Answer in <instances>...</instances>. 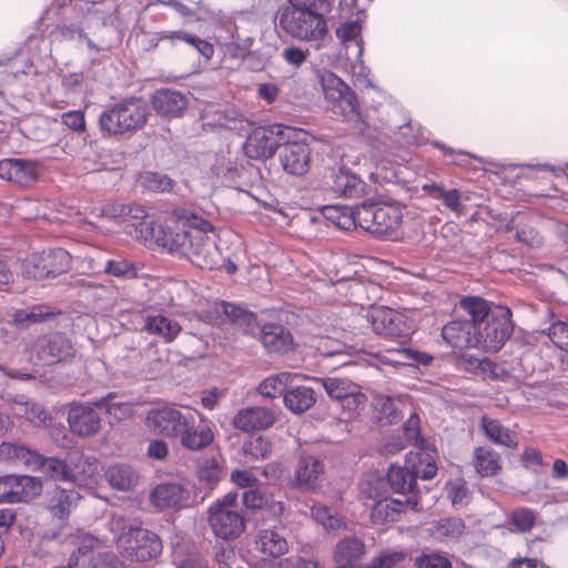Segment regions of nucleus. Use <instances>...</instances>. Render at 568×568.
<instances>
[{
  "label": "nucleus",
  "instance_id": "41",
  "mask_svg": "<svg viewBox=\"0 0 568 568\" xmlns=\"http://www.w3.org/2000/svg\"><path fill=\"white\" fill-rule=\"evenodd\" d=\"M105 477L110 486L120 491L130 490L138 480V477L129 465L110 466L105 471Z\"/></svg>",
  "mask_w": 568,
  "mask_h": 568
},
{
  "label": "nucleus",
  "instance_id": "38",
  "mask_svg": "<svg viewBox=\"0 0 568 568\" xmlns=\"http://www.w3.org/2000/svg\"><path fill=\"white\" fill-rule=\"evenodd\" d=\"M257 549L273 558L281 557L288 551L286 539L276 529H263L256 539Z\"/></svg>",
  "mask_w": 568,
  "mask_h": 568
},
{
  "label": "nucleus",
  "instance_id": "12",
  "mask_svg": "<svg viewBox=\"0 0 568 568\" xmlns=\"http://www.w3.org/2000/svg\"><path fill=\"white\" fill-rule=\"evenodd\" d=\"M375 334L386 338H399L403 342L408 339L415 331V323L407 315L390 307L373 308L367 314Z\"/></svg>",
  "mask_w": 568,
  "mask_h": 568
},
{
  "label": "nucleus",
  "instance_id": "16",
  "mask_svg": "<svg viewBox=\"0 0 568 568\" xmlns=\"http://www.w3.org/2000/svg\"><path fill=\"white\" fill-rule=\"evenodd\" d=\"M215 312L219 317H223L224 322L231 325L243 336L257 339L262 322L257 314L243 304H236L227 301H220L216 304Z\"/></svg>",
  "mask_w": 568,
  "mask_h": 568
},
{
  "label": "nucleus",
  "instance_id": "60",
  "mask_svg": "<svg viewBox=\"0 0 568 568\" xmlns=\"http://www.w3.org/2000/svg\"><path fill=\"white\" fill-rule=\"evenodd\" d=\"M548 336L557 348L568 355V323L554 322L548 328Z\"/></svg>",
  "mask_w": 568,
  "mask_h": 568
},
{
  "label": "nucleus",
  "instance_id": "55",
  "mask_svg": "<svg viewBox=\"0 0 568 568\" xmlns=\"http://www.w3.org/2000/svg\"><path fill=\"white\" fill-rule=\"evenodd\" d=\"M104 273L119 278H133L136 276V267L128 260H108Z\"/></svg>",
  "mask_w": 568,
  "mask_h": 568
},
{
  "label": "nucleus",
  "instance_id": "24",
  "mask_svg": "<svg viewBox=\"0 0 568 568\" xmlns=\"http://www.w3.org/2000/svg\"><path fill=\"white\" fill-rule=\"evenodd\" d=\"M274 413L261 406H252L240 409L233 417L235 428L243 432L267 429L275 423Z\"/></svg>",
  "mask_w": 568,
  "mask_h": 568
},
{
  "label": "nucleus",
  "instance_id": "34",
  "mask_svg": "<svg viewBox=\"0 0 568 568\" xmlns=\"http://www.w3.org/2000/svg\"><path fill=\"white\" fill-rule=\"evenodd\" d=\"M480 426L485 436L496 445L507 448H517L518 438L515 432L504 427L497 419L483 416Z\"/></svg>",
  "mask_w": 568,
  "mask_h": 568
},
{
  "label": "nucleus",
  "instance_id": "57",
  "mask_svg": "<svg viewBox=\"0 0 568 568\" xmlns=\"http://www.w3.org/2000/svg\"><path fill=\"white\" fill-rule=\"evenodd\" d=\"M393 351L396 352L402 359L407 361L415 366L427 367L433 363L434 359L433 355L429 353L420 352L412 347H406L402 344Z\"/></svg>",
  "mask_w": 568,
  "mask_h": 568
},
{
  "label": "nucleus",
  "instance_id": "6",
  "mask_svg": "<svg viewBox=\"0 0 568 568\" xmlns=\"http://www.w3.org/2000/svg\"><path fill=\"white\" fill-rule=\"evenodd\" d=\"M191 219L193 221L192 229L178 256L186 258L201 268H212L216 251L215 227L199 214L191 215Z\"/></svg>",
  "mask_w": 568,
  "mask_h": 568
},
{
  "label": "nucleus",
  "instance_id": "3",
  "mask_svg": "<svg viewBox=\"0 0 568 568\" xmlns=\"http://www.w3.org/2000/svg\"><path fill=\"white\" fill-rule=\"evenodd\" d=\"M118 397L115 392H109L104 396L90 400L87 404L72 402L68 407V424L70 430L79 437L95 435L101 428V417L95 408L104 410L114 418L121 419L128 406L124 403L114 402Z\"/></svg>",
  "mask_w": 568,
  "mask_h": 568
},
{
  "label": "nucleus",
  "instance_id": "46",
  "mask_svg": "<svg viewBox=\"0 0 568 568\" xmlns=\"http://www.w3.org/2000/svg\"><path fill=\"white\" fill-rule=\"evenodd\" d=\"M445 488L447 497L455 509H462L470 503L471 493L464 478L447 481Z\"/></svg>",
  "mask_w": 568,
  "mask_h": 568
},
{
  "label": "nucleus",
  "instance_id": "27",
  "mask_svg": "<svg viewBox=\"0 0 568 568\" xmlns=\"http://www.w3.org/2000/svg\"><path fill=\"white\" fill-rule=\"evenodd\" d=\"M41 453L24 444L2 442L0 444V462L11 465H22L24 468L34 471Z\"/></svg>",
  "mask_w": 568,
  "mask_h": 568
},
{
  "label": "nucleus",
  "instance_id": "2",
  "mask_svg": "<svg viewBox=\"0 0 568 568\" xmlns=\"http://www.w3.org/2000/svg\"><path fill=\"white\" fill-rule=\"evenodd\" d=\"M332 10V0H287L278 8L275 20L293 39L322 41L328 34L327 17Z\"/></svg>",
  "mask_w": 568,
  "mask_h": 568
},
{
  "label": "nucleus",
  "instance_id": "36",
  "mask_svg": "<svg viewBox=\"0 0 568 568\" xmlns=\"http://www.w3.org/2000/svg\"><path fill=\"white\" fill-rule=\"evenodd\" d=\"M178 438H180L181 445L184 448L189 450H201L212 444L214 435L209 426L197 429L195 427V416H193L185 433L182 432Z\"/></svg>",
  "mask_w": 568,
  "mask_h": 568
},
{
  "label": "nucleus",
  "instance_id": "17",
  "mask_svg": "<svg viewBox=\"0 0 568 568\" xmlns=\"http://www.w3.org/2000/svg\"><path fill=\"white\" fill-rule=\"evenodd\" d=\"M33 351L42 365H55L73 357L74 348L65 333L50 332L40 336Z\"/></svg>",
  "mask_w": 568,
  "mask_h": 568
},
{
  "label": "nucleus",
  "instance_id": "61",
  "mask_svg": "<svg viewBox=\"0 0 568 568\" xmlns=\"http://www.w3.org/2000/svg\"><path fill=\"white\" fill-rule=\"evenodd\" d=\"M371 520L374 524H385L387 521L396 520V516L392 510V507L388 505L387 500L381 499L374 504L371 509Z\"/></svg>",
  "mask_w": 568,
  "mask_h": 568
},
{
  "label": "nucleus",
  "instance_id": "40",
  "mask_svg": "<svg viewBox=\"0 0 568 568\" xmlns=\"http://www.w3.org/2000/svg\"><path fill=\"white\" fill-rule=\"evenodd\" d=\"M143 329L150 334L161 336L164 342H172L181 328L176 323L163 315H148L144 320Z\"/></svg>",
  "mask_w": 568,
  "mask_h": 568
},
{
  "label": "nucleus",
  "instance_id": "52",
  "mask_svg": "<svg viewBox=\"0 0 568 568\" xmlns=\"http://www.w3.org/2000/svg\"><path fill=\"white\" fill-rule=\"evenodd\" d=\"M231 54L233 57H240L245 68L252 72L262 71L270 61V57L264 52L245 50L239 45L232 50Z\"/></svg>",
  "mask_w": 568,
  "mask_h": 568
},
{
  "label": "nucleus",
  "instance_id": "29",
  "mask_svg": "<svg viewBox=\"0 0 568 568\" xmlns=\"http://www.w3.org/2000/svg\"><path fill=\"white\" fill-rule=\"evenodd\" d=\"M48 510L61 521H68L72 509L81 499V495L75 489H67L58 485L48 493Z\"/></svg>",
  "mask_w": 568,
  "mask_h": 568
},
{
  "label": "nucleus",
  "instance_id": "9",
  "mask_svg": "<svg viewBox=\"0 0 568 568\" xmlns=\"http://www.w3.org/2000/svg\"><path fill=\"white\" fill-rule=\"evenodd\" d=\"M323 186L334 196L345 199L368 197L373 192V187L345 164L328 168Z\"/></svg>",
  "mask_w": 568,
  "mask_h": 568
},
{
  "label": "nucleus",
  "instance_id": "22",
  "mask_svg": "<svg viewBox=\"0 0 568 568\" xmlns=\"http://www.w3.org/2000/svg\"><path fill=\"white\" fill-rule=\"evenodd\" d=\"M68 7L54 0L50 8L45 10L41 20L50 19L51 17H60L62 19L50 30L49 34L52 41H74L81 40L84 37V31L80 21H68L64 17Z\"/></svg>",
  "mask_w": 568,
  "mask_h": 568
},
{
  "label": "nucleus",
  "instance_id": "13",
  "mask_svg": "<svg viewBox=\"0 0 568 568\" xmlns=\"http://www.w3.org/2000/svg\"><path fill=\"white\" fill-rule=\"evenodd\" d=\"M320 84L326 100L336 103L345 118L359 116V102L354 90L331 70L318 74Z\"/></svg>",
  "mask_w": 568,
  "mask_h": 568
},
{
  "label": "nucleus",
  "instance_id": "64",
  "mask_svg": "<svg viewBox=\"0 0 568 568\" xmlns=\"http://www.w3.org/2000/svg\"><path fill=\"white\" fill-rule=\"evenodd\" d=\"M267 494L262 493L260 489L251 488L243 493L242 500L246 509H264L267 503Z\"/></svg>",
  "mask_w": 568,
  "mask_h": 568
},
{
  "label": "nucleus",
  "instance_id": "14",
  "mask_svg": "<svg viewBox=\"0 0 568 568\" xmlns=\"http://www.w3.org/2000/svg\"><path fill=\"white\" fill-rule=\"evenodd\" d=\"M193 416L189 410L163 406L148 413L146 426L159 435L178 438L182 432L185 433Z\"/></svg>",
  "mask_w": 568,
  "mask_h": 568
},
{
  "label": "nucleus",
  "instance_id": "49",
  "mask_svg": "<svg viewBox=\"0 0 568 568\" xmlns=\"http://www.w3.org/2000/svg\"><path fill=\"white\" fill-rule=\"evenodd\" d=\"M99 126L103 138L124 134L115 104L100 114Z\"/></svg>",
  "mask_w": 568,
  "mask_h": 568
},
{
  "label": "nucleus",
  "instance_id": "33",
  "mask_svg": "<svg viewBox=\"0 0 568 568\" xmlns=\"http://www.w3.org/2000/svg\"><path fill=\"white\" fill-rule=\"evenodd\" d=\"M364 552V541L358 537L347 536L336 544L334 557L338 568H354V562L357 561Z\"/></svg>",
  "mask_w": 568,
  "mask_h": 568
},
{
  "label": "nucleus",
  "instance_id": "21",
  "mask_svg": "<svg viewBox=\"0 0 568 568\" xmlns=\"http://www.w3.org/2000/svg\"><path fill=\"white\" fill-rule=\"evenodd\" d=\"M209 524L217 538L234 540L245 530V519L239 510L207 511Z\"/></svg>",
  "mask_w": 568,
  "mask_h": 568
},
{
  "label": "nucleus",
  "instance_id": "48",
  "mask_svg": "<svg viewBox=\"0 0 568 568\" xmlns=\"http://www.w3.org/2000/svg\"><path fill=\"white\" fill-rule=\"evenodd\" d=\"M425 144H429L433 148L439 150L445 158H449L452 160V163L457 164L459 166L466 165V161L464 160L465 158L474 159L483 164L488 162L486 159L478 156L474 153H470L468 151L450 148L439 140H427L425 141Z\"/></svg>",
  "mask_w": 568,
  "mask_h": 568
},
{
  "label": "nucleus",
  "instance_id": "45",
  "mask_svg": "<svg viewBox=\"0 0 568 568\" xmlns=\"http://www.w3.org/2000/svg\"><path fill=\"white\" fill-rule=\"evenodd\" d=\"M288 373H280L268 376L258 384L257 392L267 398H276L278 396L284 398V394L288 387Z\"/></svg>",
  "mask_w": 568,
  "mask_h": 568
},
{
  "label": "nucleus",
  "instance_id": "25",
  "mask_svg": "<svg viewBox=\"0 0 568 568\" xmlns=\"http://www.w3.org/2000/svg\"><path fill=\"white\" fill-rule=\"evenodd\" d=\"M419 466L413 463L410 467L392 464L386 474V480L394 494H419L417 479Z\"/></svg>",
  "mask_w": 568,
  "mask_h": 568
},
{
  "label": "nucleus",
  "instance_id": "26",
  "mask_svg": "<svg viewBox=\"0 0 568 568\" xmlns=\"http://www.w3.org/2000/svg\"><path fill=\"white\" fill-rule=\"evenodd\" d=\"M8 478L13 498V504H29L40 497L43 491V480L41 477L31 475L8 474Z\"/></svg>",
  "mask_w": 568,
  "mask_h": 568
},
{
  "label": "nucleus",
  "instance_id": "56",
  "mask_svg": "<svg viewBox=\"0 0 568 568\" xmlns=\"http://www.w3.org/2000/svg\"><path fill=\"white\" fill-rule=\"evenodd\" d=\"M359 212L362 213V202L352 205L344 206V212L338 221L337 227L344 231L356 230L357 227L364 231V222L359 220Z\"/></svg>",
  "mask_w": 568,
  "mask_h": 568
},
{
  "label": "nucleus",
  "instance_id": "31",
  "mask_svg": "<svg viewBox=\"0 0 568 568\" xmlns=\"http://www.w3.org/2000/svg\"><path fill=\"white\" fill-rule=\"evenodd\" d=\"M34 471H40L47 478L54 481L75 483L78 480V474L74 468L65 459L55 456L48 457L41 454Z\"/></svg>",
  "mask_w": 568,
  "mask_h": 568
},
{
  "label": "nucleus",
  "instance_id": "37",
  "mask_svg": "<svg viewBox=\"0 0 568 568\" xmlns=\"http://www.w3.org/2000/svg\"><path fill=\"white\" fill-rule=\"evenodd\" d=\"M159 39L171 40L173 44L178 41L187 43L206 60H210L214 54V47L211 42L184 30L163 31Z\"/></svg>",
  "mask_w": 568,
  "mask_h": 568
},
{
  "label": "nucleus",
  "instance_id": "58",
  "mask_svg": "<svg viewBox=\"0 0 568 568\" xmlns=\"http://www.w3.org/2000/svg\"><path fill=\"white\" fill-rule=\"evenodd\" d=\"M477 368L479 373L491 381L504 382L509 377V372L504 365L495 363L487 357H483L481 362H477Z\"/></svg>",
  "mask_w": 568,
  "mask_h": 568
},
{
  "label": "nucleus",
  "instance_id": "59",
  "mask_svg": "<svg viewBox=\"0 0 568 568\" xmlns=\"http://www.w3.org/2000/svg\"><path fill=\"white\" fill-rule=\"evenodd\" d=\"M404 557L403 551L383 550L372 558L366 568H394Z\"/></svg>",
  "mask_w": 568,
  "mask_h": 568
},
{
  "label": "nucleus",
  "instance_id": "18",
  "mask_svg": "<svg viewBox=\"0 0 568 568\" xmlns=\"http://www.w3.org/2000/svg\"><path fill=\"white\" fill-rule=\"evenodd\" d=\"M265 354L270 356H284L295 349L294 336L291 329L280 322H264L257 339Z\"/></svg>",
  "mask_w": 568,
  "mask_h": 568
},
{
  "label": "nucleus",
  "instance_id": "50",
  "mask_svg": "<svg viewBox=\"0 0 568 568\" xmlns=\"http://www.w3.org/2000/svg\"><path fill=\"white\" fill-rule=\"evenodd\" d=\"M466 529V524L460 517H444L435 525L436 532L448 540H458Z\"/></svg>",
  "mask_w": 568,
  "mask_h": 568
},
{
  "label": "nucleus",
  "instance_id": "44",
  "mask_svg": "<svg viewBox=\"0 0 568 568\" xmlns=\"http://www.w3.org/2000/svg\"><path fill=\"white\" fill-rule=\"evenodd\" d=\"M535 513L527 507L515 508L505 521V527L510 531L528 532L535 526Z\"/></svg>",
  "mask_w": 568,
  "mask_h": 568
},
{
  "label": "nucleus",
  "instance_id": "63",
  "mask_svg": "<svg viewBox=\"0 0 568 568\" xmlns=\"http://www.w3.org/2000/svg\"><path fill=\"white\" fill-rule=\"evenodd\" d=\"M406 497L404 499L399 498H385L388 505L392 507L393 513L397 517L400 515L407 507L412 509H416L420 503L419 494H404Z\"/></svg>",
  "mask_w": 568,
  "mask_h": 568
},
{
  "label": "nucleus",
  "instance_id": "11",
  "mask_svg": "<svg viewBox=\"0 0 568 568\" xmlns=\"http://www.w3.org/2000/svg\"><path fill=\"white\" fill-rule=\"evenodd\" d=\"M123 556L135 562L158 559L163 551V541L153 530L143 527H130L124 535Z\"/></svg>",
  "mask_w": 568,
  "mask_h": 568
},
{
  "label": "nucleus",
  "instance_id": "53",
  "mask_svg": "<svg viewBox=\"0 0 568 568\" xmlns=\"http://www.w3.org/2000/svg\"><path fill=\"white\" fill-rule=\"evenodd\" d=\"M336 38L341 41L345 47L348 45L349 42L354 41L356 48L358 49L359 41L362 38V22L357 20H347L343 22L338 28H336Z\"/></svg>",
  "mask_w": 568,
  "mask_h": 568
},
{
  "label": "nucleus",
  "instance_id": "39",
  "mask_svg": "<svg viewBox=\"0 0 568 568\" xmlns=\"http://www.w3.org/2000/svg\"><path fill=\"white\" fill-rule=\"evenodd\" d=\"M53 315L54 313L45 311L42 305H37L31 308L14 310L8 323L17 329H28L31 325L43 323Z\"/></svg>",
  "mask_w": 568,
  "mask_h": 568
},
{
  "label": "nucleus",
  "instance_id": "10",
  "mask_svg": "<svg viewBox=\"0 0 568 568\" xmlns=\"http://www.w3.org/2000/svg\"><path fill=\"white\" fill-rule=\"evenodd\" d=\"M326 465L321 454L301 449L295 455L292 475L288 484L301 491H314L325 475Z\"/></svg>",
  "mask_w": 568,
  "mask_h": 568
},
{
  "label": "nucleus",
  "instance_id": "30",
  "mask_svg": "<svg viewBox=\"0 0 568 568\" xmlns=\"http://www.w3.org/2000/svg\"><path fill=\"white\" fill-rule=\"evenodd\" d=\"M322 385L328 397L338 402L352 399L357 406L365 398L361 386L348 378L325 377L322 379Z\"/></svg>",
  "mask_w": 568,
  "mask_h": 568
},
{
  "label": "nucleus",
  "instance_id": "35",
  "mask_svg": "<svg viewBox=\"0 0 568 568\" xmlns=\"http://www.w3.org/2000/svg\"><path fill=\"white\" fill-rule=\"evenodd\" d=\"M138 185L149 193H170L176 185L175 181L166 173L145 170L136 175Z\"/></svg>",
  "mask_w": 568,
  "mask_h": 568
},
{
  "label": "nucleus",
  "instance_id": "54",
  "mask_svg": "<svg viewBox=\"0 0 568 568\" xmlns=\"http://www.w3.org/2000/svg\"><path fill=\"white\" fill-rule=\"evenodd\" d=\"M311 515L313 519L323 526V528L327 531L337 530L342 527V520L336 515H334L331 509L323 505H314L311 508Z\"/></svg>",
  "mask_w": 568,
  "mask_h": 568
},
{
  "label": "nucleus",
  "instance_id": "62",
  "mask_svg": "<svg viewBox=\"0 0 568 568\" xmlns=\"http://www.w3.org/2000/svg\"><path fill=\"white\" fill-rule=\"evenodd\" d=\"M375 409L389 423H394L398 418L397 407L389 396H377L375 398Z\"/></svg>",
  "mask_w": 568,
  "mask_h": 568
},
{
  "label": "nucleus",
  "instance_id": "1",
  "mask_svg": "<svg viewBox=\"0 0 568 568\" xmlns=\"http://www.w3.org/2000/svg\"><path fill=\"white\" fill-rule=\"evenodd\" d=\"M459 308L467 317L454 318L442 329L444 341L454 349L477 348L496 353L514 333L513 312L506 305L467 295L460 300Z\"/></svg>",
  "mask_w": 568,
  "mask_h": 568
},
{
  "label": "nucleus",
  "instance_id": "5",
  "mask_svg": "<svg viewBox=\"0 0 568 568\" xmlns=\"http://www.w3.org/2000/svg\"><path fill=\"white\" fill-rule=\"evenodd\" d=\"M196 214L185 207H175L163 220L151 222L146 230L159 247L178 256L192 229L191 215Z\"/></svg>",
  "mask_w": 568,
  "mask_h": 568
},
{
  "label": "nucleus",
  "instance_id": "19",
  "mask_svg": "<svg viewBox=\"0 0 568 568\" xmlns=\"http://www.w3.org/2000/svg\"><path fill=\"white\" fill-rule=\"evenodd\" d=\"M282 169L290 175L303 176L311 169V146L305 141H296L292 138L283 143L278 150Z\"/></svg>",
  "mask_w": 568,
  "mask_h": 568
},
{
  "label": "nucleus",
  "instance_id": "42",
  "mask_svg": "<svg viewBox=\"0 0 568 568\" xmlns=\"http://www.w3.org/2000/svg\"><path fill=\"white\" fill-rule=\"evenodd\" d=\"M474 466L481 477L495 476L500 470L499 456L493 449L477 447L474 450Z\"/></svg>",
  "mask_w": 568,
  "mask_h": 568
},
{
  "label": "nucleus",
  "instance_id": "28",
  "mask_svg": "<svg viewBox=\"0 0 568 568\" xmlns=\"http://www.w3.org/2000/svg\"><path fill=\"white\" fill-rule=\"evenodd\" d=\"M123 132L135 131L146 122V108L141 98L131 97L115 104Z\"/></svg>",
  "mask_w": 568,
  "mask_h": 568
},
{
  "label": "nucleus",
  "instance_id": "43",
  "mask_svg": "<svg viewBox=\"0 0 568 568\" xmlns=\"http://www.w3.org/2000/svg\"><path fill=\"white\" fill-rule=\"evenodd\" d=\"M242 452L250 460H264L271 455L272 443L263 435L252 434L244 440Z\"/></svg>",
  "mask_w": 568,
  "mask_h": 568
},
{
  "label": "nucleus",
  "instance_id": "51",
  "mask_svg": "<svg viewBox=\"0 0 568 568\" xmlns=\"http://www.w3.org/2000/svg\"><path fill=\"white\" fill-rule=\"evenodd\" d=\"M416 568H454L450 558L438 550L422 551L414 559Z\"/></svg>",
  "mask_w": 568,
  "mask_h": 568
},
{
  "label": "nucleus",
  "instance_id": "20",
  "mask_svg": "<svg viewBox=\"0 0 568 568\" xmlns=\"http://www.w3.org/2000/svg\"><path fill=\"white\" fill-rule=\"evenodd\" d=\"M41 174L38 161L22 158H6L0 160V179L20 186L34 184Z\"/></svg>",
  "mask_w": 568,
  "mask_h": 568
},
{
  "label": "nucleus",
  "instance_id": "8",
  "mask_svg": "<svg viewBox=\"0 0 568 568\" xmlns=\"http://www.w3.org/2000/svg\"><path fill=\"white\" fill-rule=\"evenodd\" d=\"M71 267V255L62 247L33 253L22 265L24 277L36 281L55 278Z\"/></svg>",
  "mask_w": 568,
  "mask_h": 568
},
{
  "label": "nucleus",
  "instance_id": "15",
  "mask_svg": "<svg viewBox=\"0 0 568 568\" xmlns=\"http://www.w3.org/2000/svg\"><path fill=\"white\" fill-rule=\"evenodd\" d=\"M151 504L160 510L181 511L191 508L195 503L192 490L179 481H163L150 491Z\"/></svg>",
  "mask_w": 568,
  "mask_h": 568
},
{
  "label": "nucleus",
  "instance_id": "23",
  "mask_svg": "<svg viewBox=\"0 0 568 568\" xmlns=\"http://www.w3.org/2000/svg\"><path fill=\"white\" fill-rule=\"evenodd\" d=\"M151 103L158 114L169 119H178L187 109L189 99L178 90L163 88L153 93Z\"/></svg>",
  "mask_w": 568,
  "mask_h": 568
},
{
  "label": "nucleus",
  "instance_id": "47",
  "mask_svg": "<svg viewBox=\"0 0 568 568\" xmlns=\"http://www.w3.org/2000/svg\"><path fill=\"white\" fill-rule=\"evenodd\" d=\"M222 466L215 457L203 459L197 465V478L207 487H214L222 478Z\"/></svg>",
  "mask_w": 568,
  "mask_h": 568
},
{
  "label": "nucleus",
  "instance_id": "4",
  "mask_svg": "<svg viewBox=\"0 0 568 568\" xmlns=\"http://www.w3.org/2000/svg\"><path fill=\"white\" fill-rule=\"evenodd\" d=\"M403 209L398 201L387 195H369L362 201L359 212L364 231L376 239L390 237L403 222Z\"/></svg>",
  "mask_w": 568,
  "mask_h": 568
},
{
  "label": "nucleus",
  "instance_id": "32",
  "mask_svg": "<svg viewBox=\"0 0 568 568\" xmlns=\"http://www.w3.org/2000/svg\"><path fill=\"white\" fill-rule=\"evenodd\" d=\"M283 403L291 413L301 415L314 406L316 395L310 386H288L284 394Z\"/></svg>",
  "mask_w": 568,
  "mask_h": 568
},
{
  "label": "nucleus",
  "instance_id": "7",
  "mask_svg": "<svg viewBox=\"0 0 568 568\" xmlns=\"http://www.w3.org/2000/svg\"><path fill=\"white\" fill-rule=\"evenodd\" d=\"M294 134L293 128L282 123L260 125L246 138L243 144L244 154L253 160L270 159Z\"/></svg>",
  "mask_w": 568,
  "mask_h": 568
}]
</instances>
